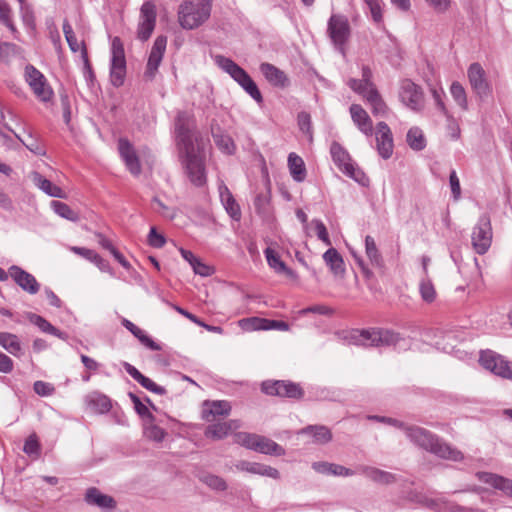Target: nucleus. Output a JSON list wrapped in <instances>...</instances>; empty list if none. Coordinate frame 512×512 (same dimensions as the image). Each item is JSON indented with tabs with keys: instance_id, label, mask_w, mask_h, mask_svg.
<instances>
[{
	"instance_id": "obj_43",
	"label": "nucleus",
	"mask_w": 512,
	"mask_h": 512,
	"mask_svg": "<svg viewBox=\"0 0 512 512\" xmlns=\"http://www.w3.org/2000/svg\"><path fill=\"white\" fill-rule=\"evenodd\" d=\"M419 293L421 299L430 304L435 301L437 292L429 277H423L419 283Z\"/></svg>"
},
{
	"instance_id": "obj_19",
	"label": "nucleus",
	"mask_w": 512,
	"mask_h": 512,
	"mask_svg": "<svg viewBox=\"0 0 512 512\" xmlns=\"http://www.w3.org/2000/svg\"><path fill=\"white\" fill-rule=\"evenodd\" d=\"M376 142L379 155L383 159H388L393 153L392 132L385 122H379L376 126Z\"/></svg>"
},
{
	"instance_id": "obj_2",
	"label": "nucleus",
	"mask_w": 512,
	"mask_h": 512,
	"mask_svg": "<svg viewBox=\"0 0 512 512\" xmlns=\"http://www.w3.org/2000/svg\"><path fill=\"white\" fill-rule=\"evenodd\" d=\"M175 141L180 152V157L200 152L196 121L193 115L186 111L177 113L174 123Z\"/></svg>"
},
{
	"instance_id": "obj_25",
	"label": "nucleus",
	"mask_w": 512,
	"mask_h": 512,
	"mask_svg": "<svg viewBox=\"0 0 512 512\" xmlns=\"http://www.w3.org/2000/svg\"><path fill=\"white\" fill-rule=\"evenodd\" d=\"M84 500L88 505L97 506L103 510L116 507L115 499L112 496L103 494L96 487H90L86 490Z\"/></svg>"
},
{
	"instance_id": "obj_55",
	"label": "nucleus",
	"mask_w": 512,
	"mask_h": 512,
	"mask_svg": "<svg viewBox=\"0 0 512 512\" xmlns=\"http://www.w3.org/2000/svg\"><path fill=\"white\" fill-rule=\"evenodd\" d=\"M202 481L211 489L224 491L227 489L225 480L217 475L208 474L203 476Z\"/></svg>"
},
{
	"instance_id": "obj_38",
	"label": "nucleus",
	"mask_w": 512,
	"mask_h": 512,
	"mask_svg": "<svg viewBox=\"0 0 512 512\" xmlns=\"http://www.w3.org/2000/svg\"><path fill=\"white\" fill-rule=\"evenodd\" d=\"M0 346L14 356H19L22 350L17 335L9 332H0Z\"/></svg>"
},
{
	"instance_id": "obj_44",
	"label": "nucleus",
	"mask_w": 512,
	"mask_h": 512,
	"mask_svg": "<svg viewBox=\"0 0 512 512\" xmlns=\"http://www.w3.org/2000/svg\"><path fill=\"white\" fill-rule=\"evenodd\" d=\"M407 143L415 151L423 150L426 147V140L421 129L410 128L407 133Z\"/></svg>"
},
{
	"instance_id": "obj_40",
	"label": "nucleus",
	"mask_w": 512,
	"mask_h": 512,
	"mask_svg": "<svg viewBox=\"0 0 512 512\" xmlns=\"http://www.w3.org/2000/svg\"><path fill=\"white\" fill-rule=\"evenodd\" d=\"M88 405L99 413H107L112 405L110 399L100 393H92L87 397Z\"/></svg>"
},
{
	"instance_id": "obj_24",
	"label": "nucleus",
	"mask_w": 512,
	"mask_h": 512,
	"mask_svg": "<svg viewBox=\"0 0 512 512\" xmlns=\"http://www.w3.org/2000/svg\"><path fill=\"white\" fill-rule=\"evenodd\" d=\"M123 367L125 371L135 380L137 381L143 388L147 389L150 392H153L157 395H165L166 389L162 386L157 385L150 378L143 375L136 367L128 362H123Z\"/></svg>"
},
{
	"instance_id": "obj_6",
	"label": "nucleus",
	"mask_w": 512,
	"mask_h": 512,
	"mask_svg": "<svg viewBox=\"0 0 512 512\" xmlns=\"http://www.w3.org/2000/svg\"><path fill=\"white\" fill-rule=\"evenodd\" d=\"M330 153L333 162L342 173L363 186L368 185V177L360 168L352 163L348 151L340 143L336 141L332 142Z\"/></svg>"
},
{
	"instance_id": "obj_29",
	"label": "nucleus",
	"mask_w": 512,
	"mask_h": 512,
	"mask_svg": "<svg viewBox=\"0 0 512 512\" xmlns=\"http://www.w3.org/2000/svg\"><path fill=\"white\" fill-rule=\"evenodd\" d=\"M70 250L95 264L102 272H110L112 274L109 262L102 258L96 251L78 246H72Z\"/></svg>"
},
{
	"instance_id": "obj_59",
	"label": "nucleus",
	"mask_w": 512,
	"mask_h": 512,
	"mask_svg": "<svg viewBox=\"0 0 512 512\" xmlns=\"http://www.w3.org/2000/svg\"><path fill=\"white\" fill-rule=\"evenodd\" d=\"M347 84L355 93L361 95L366 100L370 85L360 79L354 78L349 79Z\"/></svg>"
},
{
	"instance_id": "obj_5",
	"label": "nucleus",
	"mask_w": 512,
	"mask_h": 512,
	"mask_svg": "<svg viewBox=\"0 0 512 512\" xmlns=\"http://www.w3.org/2000/svg\"><path fill=\"white\" fill-rule=\"evenodd\" d=\"M214 61L219 68L228 73L258 104L263 102V97L256 83L249 74L232 59L223 55H216Z\"/></svg>"
},
{
	"instance_id": "obj_61",
	"label": "nucleus",
	"mask_w": 512,
	"mask_h": 512,
	"mask_svg": "<svg viewBox=\"0 0 512 512\" xmlns=\"http://www.w3.org/2000/svg\"><path fill=\"white\" fill-rule=\"evenodd\" d=\"M148 244L153 248H162L166 239L162 234H159L155 227H151L148 234Z\"/></svg>"
},
{
	"instance_id": "obj_13",
	"label": "nucleus",
	"mask_w": 512,
	"mask_h": 512,
	"mask_svg": "<svg viewBox=\"0 0 512 512\" xmlns=\"http://www.w3.org/2000/svg\"><path fill=\"white\" fill-rule=\"evenodd\" d=\"M157 10L156 5L152 1H145L140 9V20L137 26V38L145 42L147 41L156 26Z\"/></svg>"
},
{
	"instance_id": "obj_48",
	"label": "nucleus",
	"mask_w": 512,
	"mask_h": 512,
	"mask_svg": "<svg viewBox=\"0 0 512 512\" xmlns=\"http://www.w3.org/2000/svg\"><path fill=\"white\" fill-rule=\"evenodd\" d=\"M297 124L302 133H304L310 142L313 141V127L310 113L301 111L297 115Z\"/></svg>"
},
{
	"instance_id": "obj_17",
	"label": "nucleus",
	"mask_w": 512,
	"mask_h": 512,
	"mask_svg": "<svg viewBox=\"0 0 512 512\" xmlns=\"http://www.w3.org/2000/svg\"><path fill=\"white\" fill-rule=\"evenodd\" d=\"M166 46L167 37L164 35H159L153 43V46L148 57L146 70L144 72V78L147 81H152L155 78L158 68L162 62L164 53L166 51Z\"/></svg>"
},
{
	"instance_id": "obj_50",
	"label": "nucleus",
	"mask_w": 512,
	"mask_h": 512,
	"mask_svg": "<svg viewBox=\"0 0 512 512\" xmlns=\"http://www.w3.org/2000/svg\"><path fill=\"white\" fill-rule=\"evenodd\" d=\"M239 325L246 331L266 330L267 319L259 317L244 318L239 320Z\"/></svg>"
},
{
	"instance_id": "obj_53",
	"label": "nucleus",
	"mask_w": 512,
	"mask_h": 512,
	"mask_svg": "<svg viewBox=\"0 0 512 512\" xmlns=\"http://www.w3.org/2000/svg\"><path fill=\"white\" fill-rule=\"evenodd\" d=\"M365 4L368 6L372 19L375 23L380 24L383 22V14H382V1L381 0H364Z\"/></svg>"
},
{
	"instance_id": "obj_28",
	"label": "nucleus",
	"mask_w": 512,
	"mask_h": 512,
	"mask_svg": "<svg viewBox=\"0 0 512 512\" xmlns=\"http://www.w3.org/2000/svg\"><path fill=\"white\" fill-rule=\"evenodd\" d=\"M476 476L479 481L501 490L506 495L512 497V480L489 472H478Z\"/></svg>"
},
{
	"instance_id": "obj_45",
	"label": "nucleus",
	"mask_w": 512,
	"mask_h": 512,
	"mask_svg": "<svg viewBox=\"0 0 512 512\" xmlns=\"http://www.w3.org/2000/svg\"><path fill=\"white\" fill-rule=\"evenodd\" d=\"M450 93L453 100L463 111L468 110L467 94L462 84L454 81L450 86Z\"/></svg>"
},
{
	"instance_id": "obj_32",
	"label": "nucleus",
	"mask_w": 512,
	"mask_h": 512,
	"mask_svg": "<svg viewBox=\"0 0 512 512\" xmlns=\"http://www.w3.org/2000/svg\"><path fill=\"white\" fill-rule=\"evenodd\" d=\"M366 101L371 107L372 114L376 117H384L388 113V106L379 94L377 88L369 89Z\"/></svg>"
},
{
	"instance_id": "obj_46",
	"label": "nucleus",
	"mask_w": 512,
	"mask_h": 512,
	"mask_svg": "<svg viewBox=\"0 0 512 512\" xmlns=\"http://www.w3.org/2000/svg\"><path fill=\"white\" fill-rule=\"evenodd\" d=\"M51 207L54 212L62 218L70 220L72 222H76L79 220V215L74 210H72L66 203L53 200L51 202Z\"/></svg>"
},
{
	"instance_id": "obj_60",
	"label": "nucleus",
	"mask_w": 512,
	"mask_h": 512,
	"mask_svg": "<svg viewBox=\"0 0 512 512\" xmlns=\"http://www.w3.org/2000/svg\"><path fill=\"white\" fill-rule=\"evenodd\" d=\"M118 150L119 154L122 159H125L127 157H132L134 155H137L133 145L130 143L129 140L125 138H120L118 141Z\"/></svg>"
},
{
	"instance_id": "obj_9",
	"label": "nucleus",
	"mask_w": 512,
	"mask_h": 512,
	"mask_svg": "<svg viewBox=\"0 0 512 512\" xmlns=\"http://www.w3.org/2000/svg\"><path fill=\"white\" fill-rule=\"evenodd\" d=\"M126 76V59L122 40L114 37L111 42L110 82L118 88L124 84Z\"/></svg>"
},
{
	"instance_id": "obj_41",
	"label": "nucleus",
	"mask_w": 512,
	"mask_h": 512,
	"mask_svg": "<svg viewBox=\"0 0 512 512\" xmlns=\"http://www.w3.org/2000/svg\"><path fill=\"white\" fill-rule=\"evenodd\" d=\"M365 251L372 265L376 267L383 266L382 255L377 248L374 238L370 235L365 237Z\"/></svg>"
},
{
	"instance_id": "obj_58",
	"label": "nucleus",
	"mask_w": 512,
	"mask_h": 512,
	"mask_svg": "<svg viewBox=\"0 0 512 512\" xmlns=\"http://www.w3.org/2000/svg\"><path fill=\"white\" fill-rule=\"evenodd\" d=\"M19 50V47L10 42L0 43V61L8 62Z\"/></svg>"
},
{
	"instance_id": "obj_49",
	"label": "nucleus",
	"mask_w": 512,
	"mask_h": 512,
	"mask_svg": "<svg viewBox=\"0 0 512 512\" xmlns=\"http://www.w3.org/2000/svg\"><path fill=\"white\" fill-rule=\"evenodd\" d=\"M23 451L33 459H38L41 455V445L35 433L29 435L25 440Z\"/></svg>"
},
{
	"instance_id": "obj_10",
	"label": "nucleus",
	"mask_w": 512,
	"mask_h": 512,
	"mask_svg": "<svg viewBox=\"0 0 512 512\" xmlns=\"http://www.w3.org/2000/svg\"><path fill=\"white\" fill-rule=\"evenodd\" d=\"M261 391L269 396L300 399L304 396L302 387L288 380H266L261 384Z\"/></svg>"
},
{
	"instance_id": "obj_11",
	"label": "nucleus",
	"mask_w": 512,
	"mask_h": 512,
	"mask_svg": "<svg viewBox=\"0 0 512 512\" xmlns=\"http://www.w3.org/2000/svg\"><path fill=\"white\" fill-rule=\"evenodd\" d=\"M25 80L38 100L44 103L52 100L54 92L46 77L31 64L25 67Z\"/></svg>"
},
{
	"instance_id": "obj_3",
	"label": "nucleus",
	"mask_w": 512,
	"mask_h": 512,
	"mask_svg": "<svg viewBox=\"0 0 512 512\" xmlns=\"http://www.w3.org/2000/svg\"><path fill=\"white\" fill-rule=\"evenodd\" d=\"M212 0H185L178 10L182 28L192 30L202 25L211 14Z\"/></svg>"
},
{
	"instance_id": "obj_15",
	"label": "nucleus",
	"mask_w": 512,
	"mask_h": 512,
	"mask_svg": "<svg viewBox=\"0 0 512 512\" xmlns=\"http://www.w3.org/2000/svg\"><path fill=\"white\" fill-rule=\"evenodd\" d=\"M467 77L472 90L480 99H484L491 94V85L489 84L486 72L480 63L474 62L469 65Z\"/></svg>"
},
{
	"instance_id": "obj_34",
	"label": "nucleus",
	"mask_w": 512,
	"mask_h": 512,
	"mask_svg": "<svg viewBox=\"0 0 512 512\" xmlns=\"http://www.w3.org/2000/svg\"><path fill=\"white\" fill-rule=\"evenodd\" d=\"M323 260L334 275H341L345 272L344 260L335 248H329L323 254Z\"/></svg>"
},
{
	"instance_id": "obj_51",
	"label": "nucleus",
	"mask_w": 512,
	"mask_h": 512,
	"mask_svg": "<svg viewBox=\"0 0 512 512\" xmlns=\"http://www.w3.org/2000/svg\"><path fill=\"white\" fill-rule=\"evenodd\" d=\"M431 94L434 99L435 105L437 109L446 117V119H452V115L448 111L443 98L445 97L444 90L440 88L433 87L431 88Z\"/></svg>"
},
{
	"instance_id": "obj_1",
	"label": "nucleus",
	"mask_w": 512,
	"mask_h": 512,
	"mask_svg": "<svg viewBox=\"0 0 512 512\" xmlns=\"http://www.w3.org/2000/svg\"><path fill=\"white\" fill-rule=\"evenodd\" d=\"M404 433L413 445L439 458L454 462H460L464 458L460 450L423 427L408 424Z\"/></svg>"
},
{
	"instance_id": "obj_22",
	"label": "nucleus",
	"mask_w": 512,
	"mask_h": 512,
	"mask_svg": "<svg viewBox=\"0 0 512 512\" xmlns=\"http://www.w3.org/2000/svg\"><path fill=\"white\" fill-rule=\"evenodd\" d=\"M218 190L221 203L224 206L227 214L233 220L240 221L242 216L241 209L229 188L223 182H221L218 186Z\"/></svg>"
},
{
	"instance_id": "obj_62",
	"label": "nucleus",
	"mask_w": 512,
	"mask_h": 512,
	"mask_svg": "<svg viewBox=\"0 0 512 512\" xmlns=\"http://www.w3.org/2000/svg\"><path fill=\"white\" fill-rule=\"evenodd\" d=\"M312 223L315 226L316 235H317L318 239L321 240L323 243H325L327 246H330L331 241H330L329 234H328V231H327L324 223L319 219H314L312 221Z\"/></svg>"
},
{
	"instance_id": "obj_27",
	"label": "nucleus",
	"mask_w": 512,
	"mask_h": 512,
	"mask_svg": "<svg viewBox=\"0 0 512 512\" xmlns=\"http://www.w3.org/2000/svg\"><path fill=\"white\" fill-rule=\"evenodd\" d=\"M239 420H229L209 425L205 430V436L213 440H221L227 437L233 430L240 428Z\"/></svg>"
},
{
	"instance_id": "obj_21",
	"label": "nucleus",
	"mask_w": 512,
	"mask_h": 512,
	"mask_svg": "<svg viewBox=\"0 0 512 512\" xmlns=\"http://www.w3.org/2000/svg\"><path fill=\"white\" fill-rule=\"evenodd\" d=\"M260 71L265 79L274 87L286 88L289 86L290 81L286 73L270 63H262Z\"/></svg>"
},
{
	"instance_id": "obj_54",
	"label": "nucleus",
	"mask_w": 512,
	"mask_h": 512,
	"mask_svg": "<svg viewBox=\"0 0 512 512\" xmlns=\"http://www.w3.org/2000/svg\"><path fill=\"white\" fill-rule=\"evenodd\" d=\"M144 433L147 438L156 442L163 441L167 434L163 428L153 423L146 425Z\"/></svg>"
},
{
	"instance_id": "obj_23",
	"label": "nucleus",
	"mask_w": 512,
	"mask_h": 512,
	"mask_svg": "<svg viewBox=\"0 0 512 512\" xmlns=\"http://www.w3.org/2000/svg\"><path fill=\"white\" fill-rule=\"evenodd\" d=\"M350 114L353 123L357 128L366 136L370 137L373 134V123L368 113L359 104H352L350 106Z\"/></svg>"
},
{
	"instance_id": "obj_56",
	"label": "nucleus",
	"mask_w": 512,
	"mask_h": 512,
	"mask_svg": "<svg viewBox=\"0 0 512 512\" xmlns=\"http://www.w3.org/2000/svg\"><path fill=\"white\" fill-rule=\"evenodd\" d=\"M258 437L259 435L257 434L240 432L236 434V442L248 449L254 450Z\"/></svg>"
},
{
	"instance_id": "obj_30",
	"label": "nucleus",
	"mask_w": 512,
	"mask_h": 512,
	"mask_svg": "<svg viewBox=\"0 0 512 512\" xmlns=\"http://www.w3.org/2000/svg\"><path fill=\"white\" fill-rule=\"evenodd\" d=\"M312 468L320 474L334 475V476H353L356 472L346 468L342 465L329 463L325 461L314 462Z\"/></svg>"
},
{
	"instance_id": "obj_26",
	"label": "nucleus",
	"mask_w": 512,
	"mask_h": 512,
	"mask_svg": "<svg viewBox=\"0 0 512 512\" xmlns=\"http://www.w3.org/2000/svg\"><path fill=\"white\" fill-rule=\"evenodd\" d=\"M236 469L239 471L248 472L251 474H257L261 476L270 477L273 479H279L280 473L276 468H273L271 466L257 463V462H250V461H240L235 465Z\"/></svg>"
},
{
	"instance_id": "obj_36",
	"label": "nucleus",
	"mask_w": 512,
	"mask_h": 512,
	"mask_svg": "<svg viewBox=\"0 0 512 512\" xmlns=\"http://www.w3.org/2000/svg\"><path fill=\"white\" fill-rule=\"evenodd\" d=\"M212 137L216 147L224 154L233 155L236 151V145L233 139L225 132L218 129L212 130Z\"/></svg>"
},
{
	"instance_id": "obj_12",
	"label": "nucleus",
	"mask_w": 512,
	"mask_h": 512,
	"mask_svg": "<svg viewBox=\"0 0 512 512\" xmlns=\"http://www.w3.org/2000/svg\"><path fill=\"white\" fill-rule=\"evenodd\" d=\"M182 164L190 182L196 187H202L207 182L205 159L200 152L182 156Z\"/></svg>"
},
{
	"instance_id": "obj_7",
	"label": "nucleus",
	"mask_w": 512,
	"mask_h": 512,
	"mask_svg": "<svg viewBox=\"0 0 512 512\" xmlns=\"http://www.w3.org/2000/svg\"><path fill=\"white\" fill-rule=\"evenodd\" d=\"M326 33L335 49L345 55L346 45L351 37V27L347 16L332 14L327 22Z\"/></svg>"
},
{
	"instance_id": "obj_33",
	"label": "nucleus",
	"mask_w": 512,
	"mask_h": 512,
	"mask_svg": "<svg viewBox=\"0 0 512 512\" xmlns=\"http://www.w3.org/2000/svg\"><path fill=\"white\" fill-rule=\"evenodd\" d=\"M254 451L266 454V455H274V456H283L285 455V449L277 444L275 441L259 435L258 440L256 441Z\"/></svg>"
},
{
	"instance_id": "obj_31",
	"label": "nucleus",
	"mask_w": 512,
	"mask_h": 512,
	"mask_svg": "<svg viewBox=\"0 0 512 512\" xmlns=\"http://www.w3.org/2000/svg\"><path fill=\"white\" fill-rule=\"evenodd\" d=\"M27 319L34 325H36L42 332L54 335L60 339H66L67 334L48 322L44 317L37 315L32 312L26 314Z\"/></svg>"
},
{
	"instance_id": "obj_16",
	"label": "nucleus",
	"mask_w": 512,
	"mask_h": 512,
	"mask_svg": "<svg viewBox=\"0 0 512 512\" xmlns=\"http://www.w3.org/2000/svg\"><path fill=\"white\" fill-rule=\"evenodd\" d=\"M399 98L405 106L414 111H419L423 107L422 89L410 79L401 81Z\"/></svg>"
},
{
	"instance_id": "obj_4",
	"label": "nucleus",
	"mask_w": 512,
	"mask_h": 512,
	"mask_svg": "<svg viewBox=\"0 0 512 512\" xmlns=\"http://www.w3.org/2000/svg\"><path fill=\"white\" fill-rule=\"evenodd\" d=\"M351 340L356 345L367 347L397 346L403 341L401 335L389 329L371 328L355 330L351 334Z\"/></svg>"
},
{
	"instance_id": "obj_47",
	"label": "nucleus",
	"mask_w": 512,
	"mask_h": 512,
	"mask_svg": "<svg viewBox=\"0 0 512 512\" xmlns=\"http://www.w3.org/2000/svg\"><path fill=\"white\" fill-rule=\"evenodd\" d=\"M264 254L269 266L276 272H285L287 274L291 273V270L286 266V264L280 259V256L273 249L266 248Z\"/></svg>"
},
{
	"instance_id": "obj_39",
	"label": "nucleus",
	"mask_w": 512,
	"mask_h": 512,
	"mask_svg": "<svg viewBox=\"0 0 512 512\" xmlns=\"http://www.w3.org/2000/svg\"><path fill=\"white\" fill-rule=\"evenodd\" d=\"M34 180L36 185L47 195L55 198L64 197L63 190L59 186L53 184L50 180L43 177L41 174L36 173Z\"/></svg>"
},
{
	"instance_id": "obj_14",
	"label": "nucleus",
	"mask_w": 512,
	"mask_h": 512,
	"mask_svg": "<svg viewBox=\"0 0 512 512\" xmlns=\"http://www.w3.org/2000/svg\"><path fill=\"white\" fill-rule=\"evenodd\" d=\"M479 362L481 366L495 375L501 376L506 379H512V369L509 362L503 356L491 351H482L480 354Z\"/></svg>"
},
{
	"instance_id": "obj_63",
	"label": "nucleus",
	"mask_w": 512,
	"mask_h": 512,
	"mask_svg": "<svg viewBox=\"0 0 512 512\" xmlns=\"http://www.w3.org/2000/svg\"><path fill=\"white\" fill-rule=\"evenodd\" d=\"M33 389L40 396H51L55 391L53 385L40 380L34 383Z\"/></svg>"
},
{
	"instance_id": "obj_64",
	"label": "nucleus",
	"mask_w": 512,
	"mask_h": 512,
	"mask_svg": "<svg viewBox=\"0 0 512 512\" xmlns=\"http://www.w3.org/2000/svg\"><path fill=\"white\" fill-rule=\"evenodd\" d=\"M442 512H473L474 510L469 507L461 506L452 501L442 502Z\"/></svg>"
},
{
	"instance_id": "obj_37",
	"label": "nucleus",
	"mask_w": 512,
	"mask_h": 512,
	"mask_svg": "<svg viewBox=\"0 0 512 512\" xmlns=\"http://www.w3.org/2000/svg\"><path fill=\"white\" fill-rule=\"evenodd\" d=\"M362 474H364L367 478L371 479L374 482L381 484H389L394 482L395 477L392 473L380 470L375 467L362 466L360 468Z\"/></svg>"
},
{
	"instance_id": "obj_52",
	"label": "nucleus",
	"mask_w": 512,
	"mask_h": 512,
	"mask_svg": "<svg viewBox=\"0 0 512 512\" xmlns=\"http://www.w3.org/2000/svg\"><path fill=\"white\" fill-rule=\"evenodd\" d=\"M63 32H64V35H65V38H66V41L68 43V46L70 48V50L72 52H77V51H81L82 49V46L85 45L84 43H82L81 45L78 43L77 41V38L75 36V33L73 31V28L72 26L70 25V23L65 20L63 22Z\"/></svg>"
},
{
	"instance_id": "obj_42",
	"label": "nucleus",
	"mask_w": 512,
	"mask_h": 512,
	"mask_svg": "<svg viewBox=\"0 0 512 512\" xmlns=\"http://www.w3.org/2000/svg\"><path fill=\"white\" fill-rule=\"evenodd\" d=\"M302 433L311 435L317 443H327L332 439L331 431L326 426H307Z\"/></svg>"
},
{
	"instance_id": "obj_8",
	"label": "nucleus",
	"mask_w": 512,
	"mask_h": 512,
	"mask_svg": "<svg viewBox=\"0 0 512 512\" xmlns=\"http://www.w3.org/2000/svg\"><path fill=\"white\" fill-rule=\"evenodd\" d=\"M493 232L491 218L489 214H482L471 234V244L474 251L479 255H484L492 244Z\"/></svg>"
},
{
	"instance_id": "obj_57",
	"label": "nucleus",
	"mask_w": 512,
	"mask_h": 512,
	"mask_svg": "<svg viewBox=\"0 0 512 512\" xmlns=\"http://www.w3.org/2000/svg\"><path fill=\"white\" fill-rule=\"evenodd\" d=\"M81 58L84 63V77L86 81L92 85L95 80V74L89 61L88 52L85 45H83L81 49Z\"/></svg>"
},
{
	"instance_id": "obj_35",
	"label": "nucleus",
	"mask_w": 512,
	"mask_h": 512,
	"mask_svg": "<svg viewBox=\"0 0 512 512\" xmlns=\"http://www.w3.org/2000/svg\"><path fill=\"white\" fill-rule=\"evenodd\" d=\"M288 167L292 178L296 182H302L305 180L307 172L303 159L292 152L288 156Z\"/></svg>"
},
{
	"instance_id": "obj_18",
	"label": "nucleus",
	"mask_w": 512,
	"mask_h": 512,
	"mask_svg": "<svg viewBox=\"0 0 512 512\" xmlns=\"http://www.w3.org/2000/svg\"><path fill=\"white\" fill-rule=\"evenodd\" d=\"M9 275L13 281L25 292L34 295L40 290V283L34 275L17 265L9 267Z\"/></svg>"
},
{
	"instance_id": "obj_20",
	"label": "nucleus",
	"mask_w": 512,
	"mask_h": 512,
	"mask_svg": "<svg viewBox=\"0 0 512 512\" xmlns=\"http://www.w3.org/2000/svg\"><path fill=\"white\" fill-rule=\"evenodd\" d=\"M232 410L231 404L226 400L205 401L203 403L202 417L207 422L214 421L216 417L228 416Z\"/></svg>"
}]
</instances>
